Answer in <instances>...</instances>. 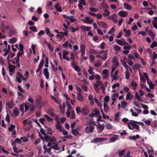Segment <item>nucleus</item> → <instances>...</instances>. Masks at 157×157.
<instances>
[{"mask_svg": "<svg viewBox=\"0 0 157 157\" xmlns=\"http://www.w3.org/2000/svg\"><path fill=\"white\" fill-rule=\"evenodd\" d=\"M41 136H40V138L43 140H45L46 141L52 142V144H54L55 143L53 142H55L56 139L54 136L52 137L49 136L48 135H46L44 137L42 135H40Z\"/></svg>", "mask_w": 157, "mask_h": 157, "instance_id": "f257e3e1", "label": "nucleus"}, {"mask_svg": "<svg viewBox=\"0 0 157 157\" xmlns=\"http://www.w3.org/2000/svg\"><path fill=\"white\" fill-rule=\"evenodd\" d=\"M86 48V46L84 45L83 44L80 45V51L81 52V56L82 57H83L85 54Z\"/></svg>", "mask_w": 157, "mask_h": 157, "instance_id": "f03ea898", "label": "nucleus"}, {"mask_svg": "<svg viewBox=\"0 0 157 157\" xmlns=\"http://www.w3.org/2000/svg\"><path fill=\"white\" fill-rule=\"evenodd\" d=\"M89 112V109L86 107H84L81 109V112L85 116H87Z\"/></svg>", "mask_w": 157, "mask_h": 157, "instance_id": "7ed1b4c3", "label": "nucleus"}, {"mask_svg": "<svg viewBox=\"0 0 157 157\" xmlns=\"http://www.w3.org/2000/svg\"><path fill=\"white\" fill-rule=\"evenodd\" d=\"M101 7L104 10H108L109 8V6L106 2L105 0H103L101 5Z\"/></svg>", "mask_w": 157, "mask_h": 157, "instance_id": "20e7f679", "label": "nucleus"}, {"mask_svg": "<svg viewBox=\"0 0 157 157\" xmlns=\"http://www.w3.org/2000/svg\"><path fill=\"white\" fill-rule=\"evenodd\" d=\"M94 128V126L92 125H91L89 127H87L85 128V132L86 133H89L90 132H93V130Z\"/></svg>", "mask_w": 157, "mask_h": 157, "instance_id": "39448f33", "label": "nucleus"}, {"mask_svg": "<svg viewBox=\"0 0 157 157\" xmlns=\"http://www.w3.org/2000/svg\"><path fill=\"white\" fill-rule=\"evenodd\" d=\"M77 99L78 101L81 102H83L84 101V98L82 94L80 93H77Z\"/></svg>", "mask_w": 157, "mask_h": 157, "instance_id": "423d86ee", "label": "nucleus"}, {"mask_svg": "<svg viewBox=\"0 0 157 157\" xmlns=\"http://www.w3.org/2000/svg\"><path fill=\"white\" fill-rule=\"evenodd\" d=\"M98 24L99 26H101L104 28H106L108 27L107 24L103 21H99L98 22Z\"/></svg>", "mask_w": 157, "mask_h": 157, "instance_id": "0eeeda50", "label": "nucleus"}, {"mask_svg": "<svg viewBox=\"0 0 157 157\" xmlns=\"http://www.w3.org/2000/svg\"><path fill=\"white\" fill-rule=\"evenodd\" d=\"M106 140V139L103 138L97 137L94 139V141L95 143L102 142Z\"/></svg>", "mask_w": 157, "mask_h": 157, "instance_id": "6e6552de", "label": "nucleus"}, {"mask_svg": "<svg viewBox=\"0 0 157 157\" xmlns=\"http://www.w3.org/2000/svg\"><path fill=\"white\" fill-rule=\"evenodd\" d=\"M44 60H42L40 62L38 68L36 71V73L38 72L41 70V68L44 63Z\"/></svg>", "mask_w": 157, "mask_h": 157, "instance_id": "1a4fd4ad", "label": "nucleus"}, {"mask_svg": "<svg viewBox=\"0 0 157 157\" xmlns=\"http://www.w3.org/2000/svg\"><path fill=\"white\" fill-rule=\"evenodd\" d=\"M44 74L46 79H48L49 78V73L47 68H45L44 69Z\"/></svg>", "mask_w": 157, "mask_h": 157, "instance_id": "9d476101", "label": "nucleus"}, {"mask_svg": "<svg viewBox=\"0 0 157 157\" xmlns=\"http://www.w3.org/2000/svg\"><path fill=\"white\" fill-rule=\"evenodd\" d=\"M86 21L84 22V20L82 19V21L84 22L87 23L88 24L92 23L93 21V20L92 19H90V18L89 17H85Z\"/></svg>", "mask_w": 157, "mask_h": 157, "instance_id": "9b49d317", "label": "nucleus"}, {"mask_svg": "<svg viewBox=\"0 0 157 157\" xmlns=\"http://www.w3.org/2000/svg\"><path fill=\"white\" fill-rule=\"evenodd\" d=\"M97 128L98 129V132L99 133H101L104 128V124H100L97 127Z\"/></svg>", "mask_w": 157, "mask_h": 157, "instance_id": "f8f14e48", "label": "nucleus"}, {"mask_svg": "<svg viewBox=\"0 0 157 157\" xmlns=\"http://www.w3.org/2000/svg\"><path fill=\"white\" fill-rule=\"evenodd\" d=\"M118 14L121 17H124L128 15V12L122 10L118 13Z\"/></svg>", "mask_w": 157, "mask_h": 157, "instance_id": "ddd939ff", "label": "nucleus"}, {"mask_svg": "<svg viewBox=\"0 0 157 157\" xmlns=\"http://www.w3.org/2000/svg\"><path fill=\"white\" fill-rule=\"evenodd\" d=\"M81 29L84 31H90L91 28L90 27L86 26L85 25H82L81 27Z\"/></svg>", "mask_w": 157, "mask_h": 157, "instance_id": "4468645a", "label": "nucleus"}, {"mask_svg": "<svg viewBox=\"0 0 157 157\" xmlns=\"http://www.w3.org/2000/svg\"><path fill=\"white\" fill-rule=\"evenodd\" d=\"M8 67L9 68V71L10 72H14V69L16 67L15 66L10 64Z\"/></svg>", "mask_w": 157, "mask_h": 157, "instance_id": "2eb2a0df", "label": "nucleus"}, {"mask_svg": "<svg viewBox=\"0 0 157 157\" xmlns=\"http://www.w3.org/2000/svg\"><path fill=\"white\" fill-rule=\"evenodd\" d=\"M13 113L15 117H16L19 115V112L17 108H15L13 110Z\"/></svg>", "mask_w": 157, "mask_h": 157, "instance_id": "dca6fc26", "label": "nucleus"}, {"mask_svg": "<svg viewBox=\"0 0 157 157\" xmlns=\"http://www.w3.org/2000/svg\"><path fill=\"white\" fill-rule=\"evenodd\" d=\"M133 98V95L130 93L128 92L126 95V99L127 100H132Z\"/></svg>", "mask_w": 157, "mask_h": 157, "instance_id": "f3484780", "label": "nucleus"}, {"mask_svg": "<svg viewBox=\"0 0 157 157\" xmlns=\"http://www.w3.org/2000/svg\"><path fill=\"white\" fill-rule=\"evenodd\" d=\"M121 48L119 46L116 45H114V49L115 51L118 52L119 51L121 50Z\"/></svg>", "mask_w": 157, "mask_h": 157, "instance_id": "a211bd4d", "label": "nucleus"}, {"mask_svg": "<svg viewBox=\"0 0 157 157\" xmlns=\"http://www.w3.org/2000/svg\"><path fill=\"white\" fill-rule=\"evenodd\" d=\"M6 105L8 106L10 108H12L13 107V102L11 101H8L6 103Z\"/></svg>", "mask_w": 157, "mask_h": 157, "instance_id": "6ab92c4d", "label": "nucleus"}, {"mask_svg": "<svg viewBox=\"0 0 157 157\" xmlns=\"http://www.w3.org/2000/svg\"><path fill=\"white\" fill-rule=\"evenodd\" d=\"M140 66H141L139 64H136L133 66L132 68L134 70H137L140 68Z\"/></svg>", "mask_w": 157, "mask_h": 157, "instance_id": "aec40b11", "label": "nucleus"}, {"mask_svg": "<svg viewBox=\"0 0 157 157\" xmlns=\"http://www.w3.org/2000/svg\"><path fill=\"white\" fill-rule=\"evenodd\" d=\"M44 127L47 130V132L48 133L49 135H52V132H53V131L52 130L51 128H50L47 126H45Z\"/></svg>", "mask_w": 157, "mask_h": 157, "instance_id": "412c9836", "label": "nucleus"}, {"mask_svg": "<svg viewBox=\"0 0 157 157\" xmlns=\"http://www.w3.org/2000/svg\"><path fill=\"white\" fill-rule=\"evenodd\" d=\"M70 29L71 30V32L74 33L77 31L79 30V28L78 26H77L76 28L73 27H70Z\"/></svg>", "mask_w": 157, "mask_h": 157, "instance_id": "4be33fe9", "label": "nucleus"}, {"mask_svg": "<svg viewBox=\"0 0 157 157\" xmlns=\"http://www.w3.org/2000/svg\"><path fill=\"white\" fill-rule=\"evenodd\" d=\"M46 34L48 35L50 37H52L54 36V35L53 34H51L50 32V30L48 28H46Z\"/></svg>", "mask_w": 157, "mask_h": 157, "instance_id": "5701e85b", "label": "nucleus"}, {"mask_svg": "<svg viewBox=\"0 0 157 157\" xmlns=\"http://www.w3.org/2000/svg\"><path fill=\"white\" fill-rule=\"evenodd\" d=\"M44 43L46 44V45L48 47L49 49L51 50V51L53 52V48L51 47L50 43H48L47 41H45Z\"/></svg>", "mask_w": 157, "mask_h": 157, "instance_id": "b1692460", "label": "nucleus"}, {"mask_svg": "<svg viewBox=\"0 0 157 157\" xmlns=\"http://www.w3.org/2000/svg\"><path fill=\"white\" fill-rule=\"evenodd\" d=\"M72 132L73 134L75 136H77L79 134V132L76 129H72Z\"/></svg>", "mask_w": 157, "mask_h": 157, "instance_id": "393cba45", "label": "nucleus"}, {"mask_svg": "<svg viewBox=\"0 0 157 157\" xmlns=\"http://www.w3.org/2000/svg\"><path fill=\"white\" fill-rule=\"evenodd\" d=\"M124 6L125 8L128 10H131L132 9V7L128 3H124Z\"/></svg>", "mask_w": 157, "mask_h": 157, "instance_id": "a878e982", "label": "nucleus"}, {"mask_svg": "<svg viewBox=\"0 0 157 157\" xmlns=\"http://www.w3.org/2000/svg\"><path fill=\"white\" fill-rule=\"evenodd\" d=\"M10 127H9L8 128V130L10 132H12L15 128L16 126L15 125L12 124H10Z\"/></svg>", "mask_w": 157, "mask_h": 157, "instance_id": "bb28decb", "label": "nucleus"}, {"mask_svg": "<svg viewBox=\"0 0 157 157\" xmlns=\"http://www.w3.org/2000/svg\"><path fill=\"white\" fill-rule=\"evenodd\" d=\"M108 71L107 69H105L103 70L102 73L103 75H105L104 77L106 78L107 77V75L108 74Z\"/></svg>", "mask_w": 157, "mask_h": 157, "instance_id": "cd10ccee", "label": "nucleus"}, {"mask_svg": "<svg viewBox=\"0 0 157 157\" xmlns=\"http://www.w3.org/2000/svg\"><path fill=\"white\" fill-rule=\"evenodd\" d=\"M140 138V136L139 135L137 134L136 136H130L129 138L130 139H132L133 140H135L136 139H139Z\"/></svg>", "mask_w": 157, "mask_h": 157, "instance_id": "c85d7f7f", "label": "nucleus"}, {"mask_svg": "<svg viewBox=\"0 0 157 157\" xmlns=\"http://www.w3.org/2000/svg\"><path fill=\"white\" fill-rule=\"evenodd\" d=\"M117 135H114V136L112 137L110 139V141L111 142H114L115 141L117 138Z\"/></svg>", "mask_w": 157, "mask_h": 157, "instance_id": "c756f323", "label": "nucleus"}, {"mask_svg": "<svg viewBox=\"0 0 157 157\" xmlns=\"http://www.w3.org/2000/svg\"><path fill=\"white\" fill-rule=\"evenodd\" d=\"M137 86V83L136 82H134V81H132L131 83V86H133V90H135L136 89Z\"/></svg>", "mask_w": 157, "mask_h": 157, "instance_id": "7c9ffc66", "label": "nucleus"}, {"mask_svg": "<svg viewBox=\"0 0 157 157\" xmlns=\"http://www.w3.org/2000/svg\"><path fill=\"white\" fill-rule=\"evenodd\" d=\"M56 129H58L61 132H62L63 130V128L62 127L61 125H56Z\"/></svg>", "mask_w": 157, "mask_h": 157, "instance_id": "2f4dec72", "label": "nucleus"}, {"mask_svg": "<svg viewBox=\"0 0 157 157\" xmlns=\"http://www.w3.org/2000/svg\"><path fill=\"white\" fill-rule=\"evenodd\" d=\"M130 77V73L128 70H126L125 75V78L126 79H128Z\"/></svg>", "mask_w": 157, "mask_h": 157, "instance_id": "473e14b6", "label": "nucleus"}, {"mask_svg": "<svg viewBox=\"0 0 157 157\" xmlns=\"http://www.w3.org/2000/svg\"><path fill=\"white\" fill-rule=\"evenodd\" d=\"M105 127L107 129H110L112 128V125L110 123H108L105 125Z\"/></svg>", "mask_w": 157, "mask_h": 157, "instance_id": "72a5a7b5", "label": "nucleus"}, {"mask_svg": "<svg viewBox=\"0 0 157 157\" xmlns=\"http://www.w3.org/2000/svg\"><path fill=\"white\" fill-rule=\"evenodd\" d=\"M104 110L105 112H107L109 109V106L105 103H104Z\"/></svg>", "mask_w": 157, "mask_h": 157, "instance_id": "f704fd0d", "label": "nucleus"}, {"mask_svg": "<svg viewBox=\"0 0 157 157\" xmlns=\"http://www.w3.org/2000/svg\"><path fill=\"white\" fill-rule=\"evenodd\" d=\"M147 83L148 85H149V87L151 89H154V85L151 82H150L147 81Z\"/></svg>", "mask_w": 157, "mask_h": 157, "instance_id": "c9c22d12", "label": "nucleus"}, {"mask_svg": "<svg viewBox=\"0 0 157 157\" xmlns=\"http://www.w3.org/2000/svg\"><path fill=\"white\" fill-rule=\"evenodd\" d=\"M90 69L88 70V71L90 74L93 75L94 74V72L93 71V68L90 66H89Z\"/></svg>", "mask_w": 157, "mask_h": 157, "instance_id": "e433bc0d", "label": "nucleus"}, {"mask_svg": "<svg viewBox=\"0 0 157 157\" xmlns=\"http://www.w3.org/2000/svg\"><path fill=\"white\" fill-rule=\"evenodd\" d=\"M148 34L150 35V36L152 38L153 40H154L155 37V35L154 34V33L151 30L149 31Z\"/></svg>", "mask_w": 157, "mask_h": 157, "instance_id": "4c0bfd02", "label": "nucleus"}, {"mask_svg": "<svg viewBox=\"0 0 157 157\" xmlns=\"http://www.w3.org/2000/svg\"><path fill=\"white\" fill-rule=\"evenodd\" d=\"M131 45L129 44L127 45V46H124L123 47V49L125 50H129L130 49L132 48Z\"/></svg>", "mask_w": 157, "mask_h": 157, "instance_id": "58836bf2", "label": "nucleus"}, {"mask_svg": "<svg viewBox=\"0 0 157 157\" xmlns=\"http://www.w3.org/2000/svg\"><path fill=\"white\" fill-rule=\"evenodd\" d=\"M96 83H99V86H100L101 88L102 89H104V86L102 82L100 81H96Z\"/></svg>", "mask_w": 157, "mask_h": 157, "instance_id": "ea45409f", "label": "nucleus"}, {"mask_svg": "<svg viewBox=\"0 0 157 157\" xmlns=\"http://www.w3.org/2000/svg\"><path fill=\"white\" fill-rule=\"evenodd\" d=\"M157 46V42L155 41H153L152 44L151 45V48L152 49L153 48Z\"/></svg>", "mask_w": 157, "mask_h": 157, "instance_id": "a19ab883", "label": "nucleus"}, {"mask_svg": "<svg viewBox=\"0 0 157 157\" xmlns=\"http://www.w3.org/2000/svg\"><path fill=\"white\" fill-rule=\"evenodd\" d=\"M119 114L120 113L118 112L115 115V117H114V120L116 121H119Z\"/></svg>", "mask_w": 157, "mask_h": 157, "instance_id": "79ce46f5", "label": "nucleus"}, {"mask_svg": "<svg viewBox=\"0 0 157 157\" xmlns=\"http://www.w3.org/2000/svg\"><path fill=\"white\" fill-rule=\"evenodd\" d=\"M29 29L35 32L37 31V29L35 26H31L29 27Z\"/></svg>", "mask_w": 157, "mask_h": 157, "instance_id": "37998d69", "label": "nucleus"}, {"mask_svg": "<svg viewBox=\"0 0 157 157\" xmlns=\"http://www.w3.org/2000/svg\"><path fill=\"white\" fill-rule=\"evenodd\" d=\"M131 34V31L130 30H127V31L125 33V36L126 37H129Z\"/></svg>", "mask_w": 157, "mask_h": 157, "instance_id": "c03bdc74", "label": "nucleus"}, {"mask_svg": "<svg viewBox=\"0 0 157 157\" xmlns=\"http://www.w3.org/2000/svg\"><path fill=\"white\" fill-rule=\"evenodd\" d=\"M55 7L56 10H61V6H60V4L58 3L56 4L55 6Z\"/></svg>", "mask_w": 157, "mask_h": 157, "instance_id": "a18cd8bd", "label": "nucleus"}, {"mask_svg": "<svg viewBox=\"0 0 157 157\" xmlns=\"http://www.w3.org/2000/svg\"><path fill=\"white\" fill-rule=\"evenodd\" d=\"M93 111L94 112V114L95 116H97L100 115V113L98 110L96 109H94Z\"/></svg>", "mask_w": 157, "mask_h": 157, "instance_id": "49530a36", "label": "nucleus"}, {"mask_svg": "<svg viewBox=\"0 0 157 157\" xmlns=\"http://www.w3.org/2000/svg\"><path fill=\"white\" fill-rule=\"evenodd\" d=\"M17 39L15 37H13L10 40L9 42L10 44H13L16 42Z\"/></svg>", "mask_w": 157, "mask_h": 157, "instance_id": "de8ad7c7", "label": "nucleus"}, {"mask_svg": "<svg viewBox=\"0 0 157 157\" xmlns=\"http://www.w3.org/2000/svg\"><path fill=\"white\" fill-rule=\"evenodd\" d=\"M71 115L70 117V118L71 119H74L75 118V112L73 110H71Z\"/></svg>", "mask_w": 157, "mask_h": 157, "instance_id": "09e8293b", "label": "nucleus"}, {"mask_svg": "<svg viewBox=\"0 0 157 157\" xmlns=\"http://www.w3.org/2000/svg\"><path fill=\"white\" fill-rule=\"evenodd\" d=\"M66 103L67 107V109L68 110V111H70V110L72 109V107L68 102L66 101Z\"/></svg>", "mask_w": 157, "mask_h": 157, "instance_id": "8fccbe9b", "label": "nucleus"}, {"mask_svg": "<svg viewBox=\"0 0 157 157\" xmlns=\"http://www.w3.org/2000/svg\"><path fill=\"white\" fill-rule=\"evenodd\" d=\"M104 13L103 14V15L104 17H107L108 16L110 12L109 11V10H104Z\"/></svg>", "mask_w": 157, "mask_h": 157, "instance_id": "3c124183", "label": "nucleus"}, {"mask_svg": "<svg viewBox=\"0 0 157 157\" xmlns=\"http://www.w3.org/2000/svg\"><path fill=\"white\" fill-rule=\"evenodd\" d=\"M15 142H16V143L21 144V139L19 138H16L15 140Z\"/></svg>", "mask_w": 157, "mask_h": 157, "instance_id": "603ef678", "label": "nucleus"}, {"mask_svg": "<svg viewBox=\"0 0 157 157\" xmlns=\"http://www.w3.org/2000/svg\"><path fill=\"white\" fill-rule=\"evenodd\" d=\"M40 102L41 101L40 99H39V100H37L36 101V105H37L38 106H39L40 108L41 107Z\"/></svg>", "mask_w": 157, "mask_h": 157, "instance_id": "864d4df0", "label": "nucleus"}, {"mask_svg": "<svg viewBox=\"0 0 157 157\" xmlns=\"http://www.w3.org/2000/svg\"><path fill=\"white\" fill-rule=\"evenodd\" d=\"M51 98H52V100H54L56 103H57V104H59V101H58V100L56 99V98L55 97H54V96H53L52 95H51Z\"/></svg>", "mask_w": 157, "mask_h": 157, "instance_id": "5fc2aeb1", "label": "nucleus"}, {"mask_svg": "<svg viewBox=\"0 0 157 157\" xmlns=\"http://www.w3.org/2000/svg\"><path fill=\"white\" fill-rule=\"evenodd\" d=\"M122 64L123 66L126 69V70H128V68L129 67L128 66L124 61H123Z\"/></svg>", "mask_w": 157, "mask_h": 157, "instance_id": "6e6d98bb", "label": "nucleus"}, {"mask_svg": "<svg viewBox=\"0 0 157 157\" xmlns=\"http://www.w3.org/2000/svg\"><path fill=\"white\" fill-rule=\"evenodd\" d=\"M125 152V150H123L121 151L119 153V156L120 157H121L124 155V152Z\"/></svg>", "mask_w": 157, "mask_h": 157, "instance_id": "4d7b16f0", "label": "nucleus"}, {"mask_svg": "<svg viewBox=\"0 0 157 157\" xmlns=\"http://www.w3.org/2000/svg\"><path fill=\"white\" fill-rule=\"evenodd\" d=\"M71 65L73 68L77 66L76 63L75 62V60H72V62L71 63Z\"/></svg>", "mask_w": 157, "mask_h": 157, "instance_id": "13d9d810", "label": "nucleus"}, {"mask_svg": "<svg viewBox=\"0 0 157 157\" xmlns=\"http://www.w3.org/2000/svg\"><path fill=\"white\" fill-rule=\"evenodd\" d=\"M20 50L21 52H24L23 51L24 46L22 44H20L19 45Z\"/></svg>", "mask_w": 157, "mask_h": 157, "instance_id": "bf43d9fd", "label": "nucleus"}, {"mask_svg": "<svg viewBox=\"0 0 157 157\" xmlns=\"http://www.w3.org/2000/svg\"><path fill=\"white\" fill-rule=\"evenodd\" d=\"M76 112L78 114L79 113L81 112V108L78 106H77L76 107Z\"/></svg>", "mask_w": 157, "mask_h": 157, "instance_id": "052dcab7", "label": "nucleus"}, {"mask_svg": "<svg viewBox=\"0 0 157 157\" xmlns=\"http://www.w3.org/2000/svg\"><path fill=\"white\" fill-rule=\"evenodd\" d=\"M107 54L106 53H105L103 54V56H102V58L101 59H102L104 60H105L107 58Z\"/></svg>", "mask_w": 157, "mask_h": 157, "instance_id": "680f3d73", "label": "nucleus"}, {"mask_svg": "<svg viewBox=\"0 0 157 157\" xmlns=\"http://www.w3.org/2000/svg\"><path fill=\"white\" fill-rule=\"evenodd\" d=\"M68 44V43L67 41H66L65 43L62 44V46L63 47L65 48H67V46Z\"/></svg>", "mask_w": 157, "mask_h": 157, "instance_id": "e2e57ef3", "label": "nucleus"}, {"mask_svg": "<svg viewBox=\"0 0 157 157\" xmlns=\"http://www.w3.org/2000/svg\"><path fill=\"white\" fill-rule=\"evenodd\" d=\"M18 90H19V91L21 93H23L24 92V89L22 88H21V86H18Z\"/></svg>", "mask_w": 157, "mask_h": 157, "instance_id": "0e129e2a", "label": "nucleus"}, {"mask_svg": "<svg viewBox=\"0 0 157 157\" xmlns=\"http://www.w3.org/2000/svg\"><path fill=\"white\" fill-rule=\"evenodd\" d=\"M21 138L23 142H26L28 141V139L26 136L24 137H21Z\"/></svg>", "mask_w": 157, "mask_h": 157, "instance_id": "69168bd1", "label": "nucleus"}, {"mask_svg": "<svg viewBox=\"0 0 157 157\" xmlns=\"http://www.w3.org/2000/svg\"><path fill=\"white\" fill-rule=\"evenodd\" d=\"M40 132L44 136L47 135L45 133L44 129L43 128H41L40 130Z\"/></svg>", "mask_w": 157, "mask_h": 157, "instance_id": "338daca9", "label": "nucleus"}, {"mask_svg": "<svg viewBox=\"0 0 157 157\" xmlns=\"http://www.w3.org/2000/svg\"><path fill=\"white\" fill-rule=\"evenodd\" d=\"M104 101L105 102H107L109 101V97L108 96H106L105 98Z\"/></svg>", "mask_w": 157, "mask_h": 157, "instance_id": "774afa93", "label": "nucleus"}]
</instances>
